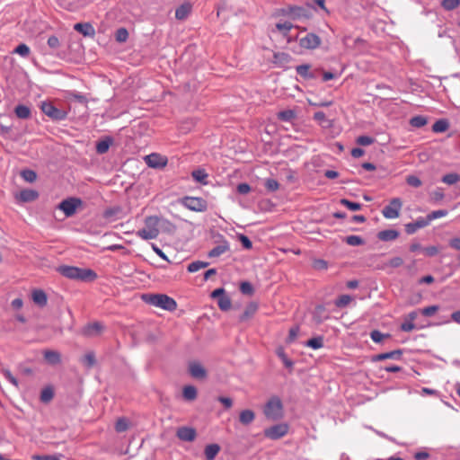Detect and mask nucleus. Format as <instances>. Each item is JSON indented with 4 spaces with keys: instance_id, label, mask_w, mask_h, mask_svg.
I'll return each instance as SVG.
<instances>
[{
    "instance_id": "4",
    "label": "nucleus",
    "mask_w": 460,
    "mask_h": 460,
    "mask_svg": "<svg viewBox=\"0 0 460 460\" xmlns=\"http://www.w3.org/2000/svg\"><path fill=\"white\" fill-rule=\"evenodd\" d=\"M263 412L268 419L277 420L282 417L283 404L278 396L271 397L266 403Z\"/></svg>"
},
{
    "instance_id": "31",
    "label": "nucleus",
    "mask_w": 460,
    "mask_h": 460,
    "mask_svg": "<svg viewBox=\"0 0 460 460\" xmlns=\"http://www.w3.org/2000/svg\"><path fill=\"white\" fill-rule=\"evenodd\" d=\"M428 123V118L422 115H417L410 119V125L413 128H420Z\"/></svg>"
},
{
    "instance_id": "52",
    "label": "nucleus",
    "mask_w": 460,
    "mask_h": 460,
    "mask_svg": "<svg viewBox=\"0 0 460 460\" xmlns=\"http://www.w3.org/2000/svg\"><path fill=\"white\" fill-rule=\"evenodd\" d=\"M389 337H390L389 333L385 334V333H382L378 330H374L370 332V338L376 343H379L384 340V338H389Z\"/></svg>"
},
{
    "instance_id": "18",
    "label": "nucleus",
    "mask_w": 460,
    "mask_h": 460,
    "mask_svg": "<svg viewBox=\"0 0 460 460\" xmlns=\"http://www.w3.org/2000/svg\"><path fill=\"white\" fill-rule=\"evenodd\" d=\"M42 354L46 363L50 366H57L61 362V355L57 350L45 349Z\"/></svg>"
},
{
    "instance_id": "58",
    "label": "nucleus",
    "mask_w": 460,
    "mask_h": 460,
    "mask_svg": "<svg viewBox=\"0 0 460 460\" xmlns=\"http://www.w3.org/2000/svg\"><path fill=\"white\" fill-rule=\"evenodd\" d=\"M276 28L279 31L283 32V34L286 36L293 28V24L289 22H279L276 24Z\"/></svg>"
},
{
    "instance_id": "45",
    "label": "nucleus",
    "mask_w": 460,
    "mask_h": 460,
    "mask_svg": "<svg viewBox=\"0 0 460 460\" xmlns=\"http://www.w3.org/2000/svg\"><path fill=\"white\" fill-rule=\"evenodd\" d=\"M208 264L209 263L206 261H196L190 263L187 269L189 272H196L201 269L208 267Z\"/></svg>"
},
{
    "instance_id": "41",
    "label": "nucleus",
    "mask_w": 460,
    "mask_h": 460,
    "mask_svg": "<svg viewBox=\"0 0 460 460\" xmlns=\"http://www.w3.org/2000/svg\"><path fill=\"white\" fill-rule=\"evenodd\" d=\"M352 296L349 295H341L335 300L334 305L338 308H344L352 301Z\"/></svg>"
},
{
    "instance_id": "20",
    "label": "nucleus",
    "mask_w": 460,
    "mask_h": 460,
    "mask_svg": "<svg viewBox=\"0 0 460 460\" xmlns=\"http://www.w3.org/2000/svg\"><path fill=\"white\" fill-rule=\"evenodd\" d=\"M400 233L397 230L386 229L378 232L377 238L383 242H390L398 238Z\"/></svg>"
},
{
    "instance_id": "12",
    "label": "nucleus",
    "mask_w": 460,
    "mask_h": 460,
    "mask_svg": "<svg viewBox=\"0 0 460 460\" xmlns=\"http://www.w3.org/2000/svg\"><path fill=\"white\" fill-rule=\"evenodd\" d=\"M280 13L293 20L306 16V10L304 7L297 5H289L286 8H282Z\"/></svg>"
},
{
    "instance_id": "55",
    "label": "nucleus",
    "mask_w": 460,
    "mask_h": 460,
    "mask_svg": "<svg viewBox=\"0 0 460 460\" xmlns=\"http://www.w3.org/2000/svg\"><path fill=\"white\" fill-rule=\"evenodd\" d=\"M405 181L408 185L414 188H419L422 185V181H420V179L413 174L408 175Z\"/></svg>"
},
{
    "instance_id": "6",
    "label": "nucleus",
    "mask_w": 460,
    "mask_h": 460,
    "mask_svg": "<svg viewBox=\"0 0 460 460\" xmlns=\"http://www.w3.org/2000/svg\"><path fill=\"white\" fill-rule=\"evenodd\" d=\"M288 432V425L286 423H279L265 429L263 434L267 438L277 440L286 436Z\"/></svg>"
},
{
    "instance_id": "33",
    "label": "nucleus",
    "mask_w": 460,
    "mask_h": 460,
    "mask_svg": "<svg viewBox=\"0 0 460 460\" xmlns=\"http://www.w3.org/2000/svg\"><path fill=\"white\" fill-rule=\"evenodd\" d=\"M275 63L279 64L281 66L288 64L292 59L291 56L285 52H277L273 55Z\"/></svg>"
},
{
    "instance_id": "14",
    "label": "nucleus",
    "mask_w": 460,
    "mask_h": 460,
    "mask_svg": "<svg viewBox=\"0 0 460 460\" xmlns=\"http://www.w3.org/2000/svg\"><path fill=\"white\" fill-rule=\"evenodd\" d=\"M189 373L195 379H205L208 376L207 370L197 361L190 362Z\"/></svg>"
},
{
    "instance_id": "25",
    "label": "nucleus",
    "mask_w": 460,
    "mask_h": 460,
    "mask_svg": "<svg viewBox=\"0 0 460 460\" xmlns=\"http://www.w3.org/2000/svg\"><path fill=\"white\" fill-rule=\"evenodd\" d=\"M219 451H220V447L217 444L208 445L204 450L206 459L207 460H214Z\"/></svg>"
},
{
    "instance_id": "47",
    "label": "nucleus",
    "mask_w": 460,
    "mask_h": 460,
    "mask_svg": "<svg viewBox=\"0 0 460 460\" xmlns=\"http://www.w3.org/2000/svg\"><path fill=\"white\" fill-rule=\"evenodd\" d=\"M340 203L351 211H358L362 208V205L360 203L353 202L347 199H341L340 200Z\"/></svg>"
},
{
    "instance_id": "22",
    "label": "nucleus",
    "mask_w": 460,
    "mask_h": 460,
    "mask_svg": "<svg viewBox=\"0 0 460 460\" xmlns=\"http://www.w3.org/2000/svg\"><path fill=\"white\" fill-rule=\"evenodd\" d=\"M159 217L157 216H149V217H146L145 218V226L147 229H149L150 231H153L154 233H157V234L159 235V228H158V224H159Z\"/></svg>"
},
{
    "instance_id": "17",
    "label": "nucleus",
    "mask_w": 460,
    "mask_h": 460,
    "mask_svg": "<svg viewBox=\"0 0 460 460\" xmlns=\"http://www.w3.org/2000/svg\"><path fill=\"white\" fill-rule=\"evenodd\" d=\"M74 30L84 37L93 38L95 30L90 22H77L74 25Z\"/></svg>"
},
{
    "instance_id": "42",
    "label": "nucleus",
    "mask_w": 460,
    "mask_h": 460,
    "mask_svg": "<svg viewBox=\"0 0 460 460\" xmlns=\"http://www.w3.org/2000/svg\"><path fill=\"white\" fill-rule=\"evenodd\" d=\"M295 118L296 113L292 110H284L278 113V119L282 121L290 122Z\"/></svg>"
},
{
    "instance_id": "62",
    "label": "nucleus",
    "mask_w": 460,
    "mask_h": 460,
    "mask_svg": "<svg viewBox=\"0 0 460 460\" xmlns=\"http://www.w3.org/2000/svg\"><path fill=\"white\" fill-rule=\"evenodd\" d=\"M424 254L428 257L436 256L438 253V248L437 246H428L422 249Z\"/></svg>"
},
{
    "instance_id": "29",
    "label": "nucleus",
    "mask_w": 460,
    "mask_h": 460,
    "mask_svg": "<svg viewBox=\"0 0 460 460\" xmlns=\"http://www.w3.org/2000/svg\"><path fill=\"white\" fill-rule=\"evenodd\" d=\"M258 305L256 303H250L244 309L243 313L240 316L241 321H245L252 317L257 311Z\"/></svg>"
},
{
    "instance_id": "3",
    "label": "nucleus",
    "mask_w": 460,
    "mask_h": 460,
    "mask_svg": "<svg viewBox=\"0 0 460 460\" xmlns=\"http://www.w3.org/2000/svg\"><path fill=\"white\" fill-rule=\"evenodd\" d=\"M40 111L54 121H61L66 119L67 111L56 107L52 102H41L40 103Z\"/></svg>"
},
{
    "instance_id": "16",
    "label": "nucleus",
    "mask_w": 460,
    "mask_h": 460,
    "mask_svg": "<svg viewBox=\"0 0 460 460\" xmlns=\"http://www.w3.org/2000/svg\"><path fill=\"white\" fill-rule=\"evenodd\" d=\"M429 224L427 217H418L414 222H410L405 225V232L408 234H413L418 229L424 228Z\"/></svg>"
},
{
    "instance_id": "48",
    "label": "nucleus",
    "mask_w": 460,
    "mask_h": 460,
    "mask_svg": "<svg viewBox=\"0 0 460 460\" xmlns=\"http://www.w3.org/2000/svg\"><path fill=\"white\" fill-rule=\"evenodd\" d=\"M445 198L443 189L437 188L435 190L429 193V199L434 203L440 202Z\"/></svg>"
},
{
    "instance_id": "59",
    "label": "nucleus",
    "mask_w": 460,
    "mask_h": 460,
    "mask_svg": "<svg viewBox=\"0 0 460 460\" xmlns=\"http://www.w3.org/2000/svg\"><path fill=\"white\" fill-rule=\"evenodd\" d=\"M128 428V420L125 418H120L116 421L115 429L117 432L126 431Z\"/></svg>"
},
{
    "instance_id": "24",
    "label": "nucleus",
    "mask_w": 460,
    "mask_h": 460,
    "mask_svg": "<svg viewBox=\"0 0 460 460\" xmlns=\"http://www.w3.org/2000/svg\"><path fill=\"white\" fill-rule=\"evenodd\" d=\"M255 419V413L252 410H243L239 414V421L243 425L251 424Z\"/></svg>"
},
{
    "instance_id": "37",
    "label": "nucleus",
    "mask_w": 460,
    "mask_h": 460,
    "mask_svg": "<svg viewBox=\"0 0 460 460\" xmlns=\"http://www.w3.org/2000/svg\"><path fill=\"white\" fill-rule=\"evenodd\" d=\"M136 234L143 240L155 239L158 236L157 233H154L153 231H150L146 227L138 230L136 233Z\"/></svg>"
},
{
    "instance_id": "43",
    "label": "nucleus",
    "mask_w": 460,
    "mask_h": 460,
    "mask_svg": "<svg viewBox=\"0 0 460 460\" xmlns=\"http://www.w3.org/2000/svg\"><path fill=\"white\" fill-rule=\"evenodd\" d=\"M277 356L282 360L284 366L288 368H292L294 362L288 358L283 348H279L276 351Z\"/></svg>"
},
{
    "instance_id": "7",
    "label": "nucleus",
    "mask_w": 460,
    "mask_h": 460,
    "mask_svg": "<svg viewBox=\"0 0 460 460\" xmlns=\"http://www.w3.org/2000/svg\"><path fill=\"white\" fill-rule=\"evenodd\" d=\"M402 207V199L400 198H394L390 200L389 204L383 208L382 214L387 219L397 218Z\"/></svg>"
},
{
    "instance_id": "27",
    "label": "nucleus",
    "mask_w": 460,
    "mask_h": 460,
    "mask_svg": "<svg viewBox=\"0 0 460 460\" xmlns=\"http://www.w3.org/2000/svg\"><path fill=\"white\" fill-rule=\"evenodd\" d=\"M449 128V122L446 119H438L433 125H432V131L435 133H443L447 131Z\"/></svg>"
},
{
    "instance_id": "5",
    "label": "nucleus",
    "mask_w": 460,
    "mask_h": 460,
    "mask_svg": "<svg viewBox=\"0 0 460 460\" xmlns=\"http://www.w3.org/2000/svg\"><path fill=\"white\" fill-rule=\"evenodd\" d=\"M83 201L79 198H67L62 200L58 205V208L62 210L66 217H70L74 216L76 212V209L81 207Z\"/></svg>"
},
{
    "instance_id": "26",
    "label": "nucleus",
    "mask_w": 460,
    "mask_h": 460,
    "mask_svg": "<svg viewBox=\"0 0 460 460\" xmlns=\"http://www.w3.org/2000/svg\"><path fill=\"white\" fill-rule=\"evenodd\" d=\"M191 176L192 178L197 181V182H199L203 185H206L208 184V174L207 173V172L204 170V169H197V170H194L192 172H191Z\"/></svg>"
},
{
    "instance_id": "13",
    "label": "nucleus",
    "mask_w": 460,
    "mask_h": 460,
    "mask_svg": "<svg viewBox=\"0 0 460 460\" xmlns=\"http://www.w3.org/2000/svg\"><path fill=\"white\" fill-rule=\"evenodd\" d=\"M176 436L181 441L192 442L197 437V432L194 428L182 426L178 428Z\"/></svg>"
},
{
    "instance_id": "36",
    "label": "nucleus",
    "mask_w": 460,
    "mask_h": 460,
    "mask_svg": "<svg viewBox=\"0 0 460 460\" xmlns=\"http://www.w3.org/2000/svg\"><path fill=\"white\" fill-rule=\"evenodd\" d=\"M13 196L18 204L26 203L29 201V190L26 189L20 191L14 190Z\"/></svg>"
},
{
    "instance_id": "23",
    "label": "nucleus",
    "mask_w": 460,
    "mask_h": 460,
    "mask_svg": "<svg viewBox=\"0 0 460 460\" xmlns=\"http://www.w3.org/2000/svg\"><path fill=\"white\" fill-rule=\"evenodd\" d=\"M191 11V5L189 3L181 4L175 11V18L178 20H185Z\"/></svg>"
},
{
    "instance_id": "39",
    "label": "nucleus",
    "mask_w": 460,
    "mask_h": 460,
    "mask_svg": "<svg viewBox=\"0 0 460 460\" xmlns=\"http://www.w3.org/2000/svg\"><path fill=\"white\" fill-rule=\"evenodd\" d=\"M296 72L303 79L307 80L308 75L311 73L310 64H302L296 66Z\"/></svg>"
},
{
    "instance_id": "32",
    "label": "nucleus",
    "mask_w": 460,
    "mask_h": 460,
    "mask_svg": "<svg viewBox=\"0 0 460 460\" xmlns=\"http://www.w3.org/2000/svg\"><path fill=\"white\" fill-rule=\"evenodd\" d=\"M197 389L193 385H186L183 387L182 394L185 400L193 401L197 398Z\"/></svg>"
},
{
    "instance_id": "11",
    "label": "nucleus",
    "mask_w": 460,
    "mask_h": 460,
    "mask_svg": "<svg viewBox=\"0 0 460 460\" xmlns=\"http://www.w3.org/2000/svg\"><path fill=\"white\" fill-rule=\"evenodd\" d=\"M31 299L40 308H43L48 305V295L40 288H33L31 290Z\"/></svg>"
},
{
    "instance_id": "15",
    "label": "nucleus",
    "mask_w": 460,
    "mask_h": 460,
    "mask_svg": "<svg viewBox=\"0 0 460 460\" xmlns=\"http://www.w3.org/2000/svg\"><path fill=\"white\" fill-rule=\"evenodd\" d=\"M218 238L220 239V244L217 245L209 251L208 254L209 258L219 257L225 252H228L230 249L228 242L224 238L222 234H218Z\"/></svg>"
},
{
    "instance_id": "2",
    "label": "nucleus",
    "mask_w": 460,
    "mask_h": 460,
    "mask_svg": "<svg viewBox=\"0 0 460 460\" xmlns=\"http://www.w3.org/2000/svg\"><path fill=\"white\" fill-rule=\"evenodd\" d=\"M143 298L146 303L170 312L177 307L176 301L165 294L144 295Z\"/></svg>"
},
{
    "instance_id": "19",
    "label": "nucleus",
    "mask_w": 460,
    "mask_h": 460,
    "mask_svg": "<svg viewBox=\"0 0 460 460\" xmlns=\"http://www.w3.org/2000/svg\"><path fill=\"white\" fill-rule=\"evenodd\" d=\"M402 355V349H395L389 352L380 353L373 356L372 361L378 362L385 359H401Z\"/></svg>"
},
{
    "instance_id": "53",
    "label": "nucleus",
    "mask_w": 460,
    "mask_h": 460,
    "mask_svg": "<svg viewBox=\"0 0 460 460\" xmlns=\"http://www.w3.org/2000/svg\"><path fill=\"white\" fill-rule=\"evenodd\" d=\"M240 291L243 295L252 296L253 293H254V288H253L252 285L250 282L243 281V282H242L240 284Z\"/></svg>"
},
{
    "instance_id": "57",
    "label": "nucleus",
    "mask_w": 460,
    "mask_h": 460,
    "mask_svg": "<svg viewBox=\"0 0 460 460\" xmlns=\"http://www.w3.org/2000/svg\"><path fill=\"white\" fill-rule=\"evenodd\" d=\"M357 144L359 146H370L375 142V138L369 136H359L357 140Z\"/></svg>"
},
{
    "instance_id": "60",
    "label": "nucleus",
    "mask_w": 460,
    "mask_h": 460,
    "mask_svg": "<svg viewBox=\"0 0 460 460\" xmlns=\"http://www.w3.org/2000/svg\"><path fill=\"white\" fill-rule=\"evenodd\" d=\"M238 240L240 241V243H242L243 247L246 250H250L252 249V241L249 239L248 236L243 234H238Z\"/></svg>"
},
{
    "instance_id": "61",
    "label": "nucleus",
    "mask_w": 460,
    "mask_h": 460,
    "mask_svg": "<svg viewBox=\"0 0 460 460\" xmlns=\"http://www.w3.org/2000/svg\"><path fill=\"white\" fill-rule=\"evenodd\" d=\"M439 309V306L438 305H430V306H427V307H424L423 309H421V314L426 316V317H430L432 316L435 313H437Z\"/></svg>"
},
{
    "instance_id": "64",
    "label": "nucleus",
    "mask_w": 460,
    "mask_h": 460,
    "mask_svg": "<svg viewBox=\"0 0 460 460\" xmlns=\"http://www.w3.org/2000/svg\"><path fill=\"white\" fill-rule=\"evenodd\" d=\"M34 460H59L56 456H50V455H34L31 456Z\"/></svg>"
},
{
    "instance_id": "1",
    "label": "nucleus",
    "mask_w": 460,
    "mask_h": 460,
    "mask_svg": "<svg viewBox=\"0 0 460 460\" xmlns=\"http://www.w3.org/2000/svg\"><path fill=\"white\" fill-rule=\"evenodd\" d=\"M58 272L67 279L82 281H93L97 278V274L93 270L81 269L75 266H60Z\"/></svg>"
},
{
    "instance_id": "30",
    "label": "nucleus",
    "mask_w": 460,
    "mask_h": 460,
    "mask_svg": "<svg viewBox=\"0 0 460 460\" xmlns=\"http://www.w3.org/2000/svg\"><path fill=\"white\" fill-rule=\"evenodd\" d=\"M54 397V390L51 386H46L42 389L40 400L43 403H49Z\"/></svg>"
},
{
    "instance_id": "50",
    "label": "nucleus",
    "mask_w": 460,
    "mask_h": 460,
    "mask_svg": "<svg viewBox=\"0 0 460 460\" xmlns=\"http://www.w3.org/2000/svg\"><path fill=\"white\" fill-rule=\"evenodd\" d=\"M447 214H448V211L447 209H439V210L432 211L426 217L428 219L429 224H430V222L432 220L446 217Z\"/></svg>"
},
{
    "instance_id": "54",
    "label": "nucleus",
    "mask_w": 460,
    "mask_h": 460,
    "mask_svg": "<svg viewBox=\"0 0 460 460\" xmlns=\"http://www.w3.org/2000/svg\"><path fill=\"white\" fill-rule=\"evenodd\" d=\"M82 361L88 368L93 367L96 363L94 353L89 352L85 354Z\"/></svg>"
},
{
    "instance_id": "40",
    "label": "nucleus",
    "mask_w": 460,
    "mask_h": 460,
    "mask_svg": "<svg viewBox=\"0 0 460 460\" xmlns=\"http://www.w3.org/2000/svg\"><path fill=\"white\" fill-rule=\"evenodd\" d=\"M217 305L222 311H228L232 306V302L230 297L225 294L217 300Z\"/></svg>"
},
{
    "instance_id": "28",
    "label": "nucleus",
    "mask_w": 460,
    "mask_h": 460,
    "mask_svg": "<svg viewBox=\"0 0 460 460\" xmlns=\"http://www.w3.org/2000/svg\"><path fill=\"white\" fill-rule=\"evenodd\" d=\"M314 119L316 120L324 128H330L332 126V121L327 119L323 111H316L314 114Z\"/></svg>"
},
{
    "instance_id": "10",
    "label": "nucleus",
    "mask_w": 460,
    "mask_h": 460,
    "mask_svg": "<svg viewBox=\"0 0 460 460\" xmlns=\"http://www.w3.org/2000/svg\"><path fill=\"white\" fill-rule=\"evenodd\" d=\"M146 164L150 168L161 169L166 166L167 158L156 153L150 154L145 157Z\"/></svg>"
},
{
    "instance_id": "34",
    "label": "nucleus",
    "mask_w": 460,
    "mask_h": 460,
    "mask_svg": "<svg viewBox=\"0 0 460 460\" xmlns=\"http://www.w3.org/2000/svg\"><path fill=\"white\" fill-rule=\"evenodd\" d=\"M305 346L312 348L314 349H318L323 347V336H316L312 339H309L305 342Z\"/></svg>"
},
{
    "instance_id": "44",
    "label": "nucleus",
    "mask_w": 460,
    "mask_h": 460,
    "mask_svg": "<svg viewBox=\"0 0 460 460\" xmlns=\"http://www.w3.org/2000/svg\"><path fill=\"white\" fill-rule=\"evenodd\" d=\"M460 5V0H442L441 6L446 11H453Z\"/></svg>"
},
{
    "instance_id": "51",
    "label": "nucleus",
    "mask_w": 460,
    "mask_h": 460,
    "mask_svg": "<svg viewBox=\"0 0 460 460\" xmlns=\"http://www.w3.org/2000/svg\"><path fill=\"white\" fill-rule=\"evenodd\" d=\"M14 112H15V115L19 119H27V118H29V107H27L25 105H18L14 109Z\"/></svg>"
},
{
    "instance_id": "21",
    "label": "nucleus",
    "mask_w": 460,
    "mask_h": 460,
    "mask_svg": "<svg viewBox=\"0 0 460 460\" xmlns=\"http://www.w3.org/2000/svg\"><path fill=\"white\" fill-rule=\"evenodd\" d=\"M113 143V139L111 137H105L96 144V152L99 155H103L108 152L110 146Z\"/></svg>"
},
{
    "instance_id": "38",
    "label": "nucleus",
    "mask_w": 460,
    "mask_h": 460,
    "mask_svg": "<svg viewBox=\"0 0 460 460\" xmlns=\"http://www.w3.org/2000/svg\"><path fill=\"white\" fill-rule=\"evenodd\" d=\"M441 181L447 185H454L460 181V175L456 172L447 173L441 178Z\"/></svg>"
},
{
    "instance_id": "46",
    "label": "nucleus",
    "mask_w": 460,
    "mask_h": 460,
    "mask_svg": "<svg viewBox=\"0 0 460 460\" xmlns=\"http://www.w3.org/2000/svg\"><path fill=\"white\" fill-rule=\"evenodd\" d=\"M345 242L347 244L350 246H358L365 243L363 238L358 235H349L345 237Z\"/></svg>"
},
{
    "instance_id": "49",
    "label": "nucleus",
    "mask_w": 460,
    "mask_h": 460,
    "mask_svg": "<svg viewBox=\"0 0 460 460\" xmlns=\"http://www.w3.org/2000/svg\"><path fill=\"white\" fill-rule=\"evenodd\" d=\"M128 38V31L126 28H119L115 32V40L119 43L127 41Z\"/></svg>"
},
{
    "instance_id": "35",
    "label": "nucleus",
    "mask_w": 460,
    "mask_h": 460,
    "mask_svg": "<svg viewBox=\"0 0 460 460\" xmlns=\"http://www.w3.org/2000/svg\"><path fill=\"white\" fill-rule=\"evenodd\" d=\"M102 329V325L100 323H93L91 324H88L84 331V333L87 336H92L94 334H97L101 332Z\"/></svg>"
},
{
    "instance_id": "8",
    "label": "nucleus",
    "mask_w": 460,
    "mask_h": 460,
    "mask_svg": "<svg viewBox=\"0 0 460 460\" xmlns=\"http://www.w3.org/2000/svg\"><path fill=\"white\" fill-rule=\"evenodd\" d=\"M182 204L190 210L196 212H203L208 208L207 201L199 197H185L182 200Z\"/></svg>"
},
{
    "instance_id": "63",
    "label": "nucleus",
    "mask_w": 460,
    "mask_h": 460,
    "mask_svg": "<svg viewBox=\"0 0 460 460\" xmlns=\"http://www.w3.org/2000/svg\"><path fill=\"white\" fill-rule=\"evenodd\" d=\"M298 332H299V328L297 326L292 327L289 330L288 336L287 338V342L288 343H292L296 340V338L297 337Z\"/></svg>"
},
{
    "instance_id": "9",
    "label": "nucleus",
    "mask_w": 460,
    "mask_h": 460,
    "mask_svg": "<svg viewBox=\"0 0 460 460\" xmlns=\"http://www.w3.org/2000/svg\"><path fill=\"white\" fill-rule=\"evenodd\" d=\"M322 43L321 38L315 33H307L299 39V46L305 49H315Z\"/></svg>"
},
{
    "instance_id": "56",
    "label": "nucleus",
    "mask_w": 460,
    "mask_h": 460,
    "mask_svg": "<svg viewBox=\"0 0 460 460\" xmlns=\"http://www.w3.org/2000/svg\"><path fill=\"white\" fill-rule=\"evenodd\" d=\"M264 186L268 191L273 192L279 190V183L276 180L269 178L266 179Z\"/></svg>"
}]
</instances>
